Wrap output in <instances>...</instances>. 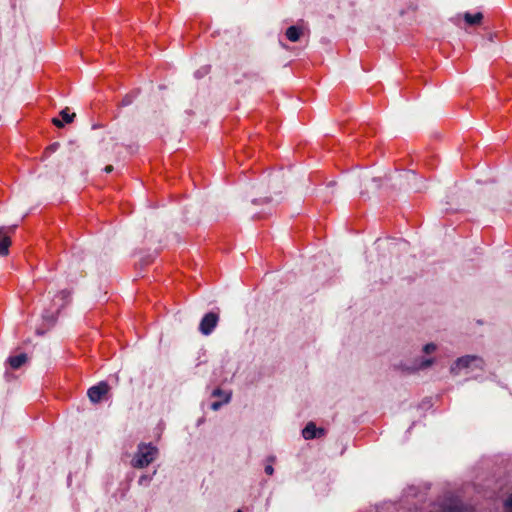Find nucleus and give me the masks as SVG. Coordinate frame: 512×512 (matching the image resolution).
<instances>
[{
	"mask_svg": "<svg viewBox=\"0 0 512 512\" xmlns=\"http://www.w3.org/2000/svg\"><path fill=\"white\" fill-rule=\"evenodd\" d=\"M157 448L152 444L140 443L137 451L131 460V465L134 468H144L151 464L157 455Z\"/></svg>",
	"mask_w": 512,
	"mask_h": 512,
	"instance_id": "1",
	"label": "nucleus"
},
{
	"mask_svg": "<svg viewBox=\"0 0 512 512\" xmlns=\"http://www.w3.org/2000/svg\"><path fill=\"white\" fill-rule=\"evenodd\" d=\"M219 321V316L217 313L209 312L203 316L199 324V331L203 335H210L215 327L217 326Z\"/></svg>",
	"mask_w": 512,
	"mask_h": 512,
	"instance_id": "2",
	"label": "nucleus"
},
{
	"mask_svg": "<svg viewBox=\"0 0 512 512\" xmlns=\"http://www.w3.org/2000/svg\"><path fill=\"white\" fill-rule=\"evenodd\" d=\"M109 391V386L106 382H100L95 386L88 389L87 395L92 403L101 401L104 395Z\"/></svg>",
	"mask_w": 512,
	"mask_h": 512,
	"instance_id": "3",
	"label": "nucleus"
},
{
	"mask_svg": "<svg viewBox=\"0 0 512 512\" xmlns=\"http://www.w3.org/2000/svg\"><path fill=\"white\" fill-rule=\"evenodd\" d=\"M12 227H0V256H7L9 254V247L11 245V239L9 233H12L15 229Z\"/></svg>",
	"mask_w": 512,
	"mask_h": 512,
	"instance_id": "4",
	"label": "nucleus"
},
{
	"mask_svg": "<svg viewBox=\"0 0 512 512\" xmlns=\"http://www.w3.org/2000/svg\"><path fill=\"white\" fill-rule=\"evenodd\" d=\"M475 361H479L482 363V360L480 358H478L477 356L466 355L463 357H459L455 361V363L451 366L450 372L452 374H457L458 370H460L462 368H468Z\"/></svg>",
	"mask_w": 512,
	"mask_h": 512,
	"instance_id": "5",
	"label": "nucleus"
},
{
	"mask_svg": "<svg viewBox=\"0 0 512 512\" xmlns=\"http://www.w3.org/2000/svg\"><path fill=\"white\" fill-rule=\"evenodd\" d=\"M324 433L322 428L318 429L313 422H309L302 430V436L306 440L314 439Z\"/></svg>",
	"mask_w": 512,
	"mask_h": 512,
	"instance_id": "6",
	"label": "nucleus"
},
{
	"mask_svg": "<svg viewBox=\"0 0 512 512\" xmlns=\"http://www.w3.org/2000/svg\"><path fill=\"white\" fill-rule=\"evenodd\" d=\"M60 116L62 118V120L58 119V118H53L52 119V123L58 127V128H62L64 126L63 122L65 123H71L76 114L75 113H69V108L66 107L64 108L63 110L60 111Z\"/></svg>",
	"mask_w": 512,
	"mask_h": 512,
	"instance_id": "7",
	"label": "nucleus"
},
{
	"mask_svg": "<svg viewBox=\"0 0 512 512\" xmlns=\"http://www.w3.org/2000/svg\"><path fill=\"white\" fill-rule=\"evenodd\" d=\"M303 34V29L299 26H290L287 28L285 35L291 42H297Z\"/></svg>",
	"mask_w": 512,
	"mask_h": 512,
	"instance_id": "8",
	"label": "nucleus"
},
{
	"mask_svg": "<svg viewBox=\"0 0 512 512\" xmlns=\"http://www.w3.org/2000/svg\"><path fill=\"white\" fill-rule=\"evenodd\" d=\"M28 360L27 354L21 353L16 356H10L8 358V363L12 369H19L23 364H25Z\"/></svg>",
	"mask_w": 512,
	"mask_h": 512,
	"instance_id": "9",
	"label": "nucleus"
},
{
	"mask_svg": "<svg viewBox=\"0 0 512 512\" xmlns=\"http://www.w3.org/2000/svg\"><path fill=\"white\" fill-rule=\"evenodd\" d=\"M464 21L468 25H479L483 20V14L481 12H477L475 14H471L469 12L464 13L463 15Z\"/></svg>",
	"mask_w": 512,
	"mask_h": 512,
	"instance_id": "10",
	"label": "nucleus"
},
{
	"mask_svg": "<svg viewBox=\"0 0 512 512\" xmlns=\"http://www.w3.org/2000/svg\"><path fill=\"white\" fill-rule=\"evenodd\" d=\"M57 298H60L62 303L59 305L57 311H59L61 308L65 307L69 302L70 292L68 290H62L57 295Z\"/></svg>",
	"mask_w": 512,
	"mask_h": 512,
	"instance_id": "11",
	"label": "nucleus"
},
{
	"mask_svg": "<svg viewBox=\"0 0 512 512\" xmlns=\"http://www.w3.org/2000/svg\"><path fill=\"white\" fill-rule=\"evenodd\" d=\"M134 98H135L134 94H132V93L126 94L118 106L119 107L129 106L133 103Z\"/></svg>",
	"mask_w": 512,
	"mask_h": 512,
	"instance_id": "12",
	"label": "nucleus"
},
{
	"mask_svg": "<svg viewBox=\"0 0 512 512\" xmlns=\"http://www.w3.org/2000/svg\"><path fill=\"white\" fill-rule=\"evenodd\" d=\"M231 395L227 394L225 395V398L223 401H216L211 404V409L214 411H217L224 403H228L230 401Z\"/></svg>",
	"mask_w": 512,
	"mask_h": 512,
	"instance_id": "13",
	"label": "nucleus"
},
{
	"mask_svg": "<svg viewBox=\"0 0 512 512\" xmlns=\"http://www.w3.org/2000/svg\"><path fill=\"white\" fill-rule=\"evenodd\" d=\"M406 179L408 180V185L410 186L411 189H414L415 191H419L421 188L416 186V185H411L409 183L410 180H415L416 179V174L413 172V171H408L406 173Z\"/></svg>",
	"mask_w": 512,
	"mask_h": 512,
	"instance_id": "14",
	"label": "nucleus"
},
{
	"mask_svg": "<svg viewBox=\"0 0 512 512\" xmlns=\"http://www.w3.org/2000/svg\"><path fill=\"white\" fill-rule=\"evenodd\" d=\"M151 480H152V476H150V475H146V474H143V475L139 478V480H138V484H139L140 486H147V485H149V483L151 482Z\"/></svg>",
	"mask_w": 512,
	"mask_h": 512,
	"instance_id": "15",
	"label": "nucleus"
},
{
	"mask_svg": "<svg viewBox=\"0 0 512 512\" xmlns=\"http://www.w3.org/2000/svg\"><path fill=\"white\" fill-rule=\"evenodd\" d=\"M434 362L433 358L423 359L421 360L420 364L418 365V369H425L429 366H431Z\"/></svg>",
	"mask_w": 512,
	"mask_h": 512,
	"instance_id": "16",
	"label": "nucleus"
},
{
	"mask_svg": "<svg viewBox=\"0 0 512 512\" xmlns=\"http://www.w3.org/2000/svg\"><path fill=\"white\" fill-rule=\"evenodd\" d=\"M436 350V345L434 343H428L424 345L423 352L426 354H430Z\"/></svg>",
	"mask_w": 512,
	"mask_h": 512,
	"instance_id": "17",
	"label": "nucleus"
},
{
	"mask_svg": "<svg viewBox=\"0 0 512 512\" xmlns=\"http://www.w3.org/2000/svg\"><path fill=\"white\" fill-rule=\"evenodd\" d=\"M368 182H371L374 185L375 189L379 188V186H380V184L378 183V181L375 178H371V179H367L366 178V179H364L363 185L365 187H367L368 186Z\"/></svg>",
	"mask_w": 512,
	"mask_h": 512,
	"instance_id": "18",
	"label": "nucleus"
},
{
	"mask_svg": "<svg viewBox=\"0 0 512 512\" xmlns=\"http://www.w3.org/2000/svg\"><path fill=\"white\" fill-rule=\"evenodd\" d=\"M505 506L507 509L512 512V494L508 497V499L505 502Z\"/></svg>",
	"mask_w": 512,
	"mask_h": 512,
	"instance_id": "19",
	"label": "nucleus"
},
{
	"mask_svg": "<svg viewBox=\"0 0 512 512\" xmlns=\"http://www.w3.org/2000/svg\"><path fill=\"white\" fill-rule=\"evenodd\" d=\"M269 201H270V199L265 197V198L254 199L253 203L254 204H261V203H268Z\"/></svg>",
	"mask_w": 512,
	"mask_h": 512,
	"instance_id": "20",
	"label": "nucleus"
},
{
	"mask_svg": "<svg viewBox=\"0 0 512 512\" xmlns=\"http://www.w3.org/2000/svg\"><path fill=\"white\" fill-rule=\"evenodd\" d=\"M265 473L267 475H272L274 473V468H273L272 464H268L265 466Z\"/></svg>",
	"mask_w": 512,
	"mask_h": 512,
	"instance_id": "21",
	"label": "nucleus"
},
{
	"mask_svg": "<svg viewBox=\"0 0 512 512\" xmlns=\"http://www.w3.org/2000/svg\"><path fill=\"white\" fill-rule=\"evenodd\" d=\"M223 395H226L220 388H217L215 389L213 392H212V396H223Z\"/></svg>",
	"mask_w": 512,
	"mask_h": 512,
	"instance_id": "22",
	"label": "nucleus"
},
{
	"mask_svg": "<svg viewBox=\"0 0 512 512\" xmlns=\"http://www.w3.org/2000/svg\"><path fill=\"white\" fill-rule=\"evenodd\" d=\"M104 171L106 173H111L113 171V166L112 165H107L105 168H104Z\"/></svg>",
	"mask_w": 512,
	"mask_h": 512,
	"instance_id": "23",
	"label": "nucleus"
},
{
	"mask_svg": "<svg viewBox=\"0 0 512 512\" xmlns=\"http://www.w3.org/2000/svg\"><path fill=\"white\" fill-rule=\"evenodd\" d=\"M58 146H59V144H58V143H54V144H52V145L49 147V149H51L52 151H54V150H56V148H57Z\"/></svg>",
	"mask_w": 512,
	"mask_h": 512,
	"instance_id": "24",
	"label": "nucleus"
},
{
	"mask_svg": "<svg viewBox=\"0 0 512 512\" xmlns=\"http://www.w3.org/2000/svg\"><path fill=\"white\" fill-rule=\"evenodd\" d=\"M335 184H336L335 182H330V183L328 184V186H327V187H328V188H331V187H333Z\"/></svg>",
	"mask_w": 512,
	"mask_h": 512,
	"instance_id": "25",
	"label": "nucleus"
},
{
	"mask_svg": "<svg viewBox=\"0 0 512 512\" xmlns=\"http://www.w3.org/2000/svg\"><path fill=\"white\" fill-rule=\"evenodd\" d=\"M454 512H462L461 510L459 509H455Z\"/></svg>",
	"mask_w": 512,
	"mask_h": 512,
	"instance_id": "26",
	"label": "nucleus"
},
{
	"mask_svg": "<svg viewBox=\"0 0 512 512\" xmlns=\"http://www.w3.org/2000/svg\"><path fill=\"white\" fill-rule=\"evenodd\" d=\"M236 512H242L241 510H237Z\"/></svg>",
	"mask_w": 512,
	"mask_h": 512,
	"instance_id": "27",
	"label": "nucleus"
}]
</instances>
